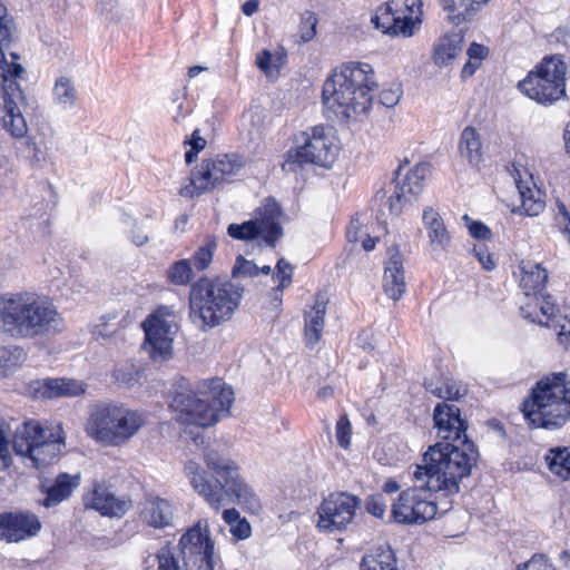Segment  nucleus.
Masks as SVG:
<instances>
[{"instance_id": "obj_23", "label": "nucleus", "mask_w": 570, "mask_h": 570, "mask_svg": "<svg viewBox=\"0 0 570 570\" xmlns=\"http://www.w3.org/2000/svg\"><path fill=\"white\" fill-rule=\"evenodd\" d=\"M174 507L169 500L154 493H146L141 502V520L154 529L173 525Z\"/></svg>"}, {"instance_id": "obj_49", "label": "nucleus", "mask_w": 570, "mask_h": 570, "mask_svg": "<svg viewBox=\"0 0 570 570\" xmlns=\"http://www.w3.org/2000/svg\"><path fill=\"white\" fill-rule=\"evenodd\" d=\"M402 94L403 91L401 85L393 83L380 92V102L387 108H392L399 104Z\"/></svg>"}, {"instance_id": "obj_11", "label": "nucleus", "mask_w": 570, "mask_h": 570, "mask_svg": "<svg viewBox=\"0 0 570 570\" xmlns=\"http://www.w3.org/2000/svg\"><path fill=\"white\" fill-rule=\"evenodd\" d=\"M296 147L285 154L283 169L296 171L305 165L330 168L338 155V147L333 136L324 126H314L295 139Z\"/></svg>"}, {"instance_id": "obj_55", "label": "nucleus", "mask_w": 570, "mask_h": 570, "mask_svg": "<svg viewBox=\"0 0 570 570\" xmlns=\"http://www.w3.org/2000/svg\"><path fill=\"white\" fill-rule=\"evenodd\" d=\"M229 530L233 538L236 540H245L252 535L250 523L245 518L236 522V524H232Z\"/></svg>"}, {"instance_id": "obj_42", "label": "nucleus", "mask_w": 570, "mask_h": 570, "mask_svg": "<svg viewBox=\"0 0 570 570\" xmlns=\"http://www.w3.org/2000/svg\"><path fill=\"white\" fill-rule=\"evenodd\" d=\"M393 4L404 12L405 19L413 22V35L419 29L422 20V1L421 0H393Z\"/></svg>"}, {"instance_id": "obj_22", "label": "nucleus", "mask_w": 570, "mask_h": 570, "mask_svg": "<svg viewBox=\"0 0 570 570\" xmlns=\"http://www.w3.org/2000/svg\"><path fill=\"white\" fill-rule=\"evenodd\" d=\"M375 27L383 33L391 36L412 37L413 22L406 20L404 12H400L393 4V0L377 8L375 16L372 18Z\"/></svg>"}, {"instance_id": "obj_61", "label": "nucleus", "mask_w": 570, "mask_h": 570, "mask_svg": "<svg viewBox=\"0 0 570 570\" xmlns=\"http://www.w3.org/2000/svg\"><path fill=\"white\" fill-rule=\"evenodd\" d=\"M189 144L195 151H200L202 149L205 148L206 140L199 136V130L196 129L191 135Z\"/></svg>"}, {"instance_id": "obj_14", "label": "nucleus", "mask_w": 570, "mask_h": 570, "mask_svg": "<svg viewBox=\"0 0 570 570\" xmlns=\"http://www.w3.org/2000/svg\"><path fill=\"white\" fill-rule=\"evenodd\" d=\"M282 214L278 203L273 198H266L255 210L254 218L243 224H230L227 233L238 240L261 239L265 245L273 247L283 236Z\"/></svg>"}, {"instance_id": "obj_60", "label": "nucleus", "mask_w": 570, "mask_h": 570, "mask_svg": "<svg viewBox=\"0 0 570 570\" xmlns=\"http://www.w3.org/2000/svg\"><path fill=\"white\" fill-rule=\"evenodd\" d=\"M361 224L357 219L352 220L347 227L346 236L350 242H357L360 239Z\"/></svg>"}, {"instance_id": "obj_57", "label": "nucleus", "mask_w": 570, "mask_h": 570, "mask_svg": "<svg viewBox=\"0 0 570 570\" xmlns=\"http://www.w3.org/2000/svg\"><path fill=\"white\" fill-rule=\"evenodd\" d=\"M488 55H489V49L485 46L476 43V42L471 43V46L468 49V56L472 60L481 61V60L485 59L488 57Z\"/></svg>"}, {"instance_id": "obj_28", "label": "nucleus", "mask_w": 570, "mask_h": 570, "mask_svg": "<svg viewBox=\"0 0 570 570\" xmlns=\"http://www.w3.org/2000/svg\"><path fill=\"white\" fill-rule=\"evenodd\" d=\"M383 286L387 296L394 301L400 299L405 292L404 269L400 257L393 256L387 262Z\"/></svg>"}, {"instance_id": "obj_9", "label": "nucleus", "mask_w": 570, "mask_h": 570, "mask_svg": "<svg viewBox=\"0 0 570 570\" xmlns=\"http://www.w3.org/2000/svg\"><path fill=\"white\" fill-rule=\"evenodd\" d=\"M145 424L142 413L118 404H100L90 413L86 423L87 434L108 446L127 443Z\"/></svg>"}, {"instance_id": "obj_30", "label": "nucleus", "mask_w": 570, "mask_h": 570, "mask_svg": "<svg viewBox=\"0 0 570 570\" xmlns=\"http://www.w3.org/2000/svg\"><path fill=\"white\" fill-rule=\"evenodd\" d=\"M326 313V303L320 297L316 298L311 311L305 313V342L309 348H313L321 338L324 327V317Z\"/></svg>"}, {"instance_id": "obj_38", "label": "nucleus", "mask_w": 570, "mask_h": 570, "mask_svg": "<svg viewBox=\"0 0 570 570\" xmlns=\"http://www.w3.org/2000/svg\"><path fill=\"white\" fill-rule=\"evenodd\" d=\"M27 360V353L23 347L17 345L0 347V375L17 370Z\"/></svg>"}, {"instance_id": "obj_32", "label": "nucleus", "mask_w": 570, "mask_h": 570, "mask_svg": "<svg viewBox=\"0 0 570 570\" xmlns=\"http://www.w3.org/2000/svg\"><path fill=\"white\" fill-rule=\"evenodd\" d=\"M515 183L521 198V206L512 209V213H520L530 217L538 216L546 207L541 191L529 187L522 181L515 180Z\"/></svg>"}, {"instance_id": "obj_63", "label": "nucleus", "mask_w": 570, "mask_h": 570, "mask_svg": "<svg viewBox=\"0 0 570 570\" xmlns=\"http://www.w3.org/2000/svg\"><path fill=\"white\" fill-rule=\"evenodd\" d=\"M550 327H552L556 332H570V321L563 317L560 321L556 318L550 322Z\"/></svg>"}, {"instance_id": "obj_24", "label": "nucleus", "mask_w": 570, "mask_h": 570, "mask_svg": "<svg viewBox=\"0 0 570 570\" xmlns=\"http://www.w3.org/2000/svg\"><path fill=\"white\" fill-rule=\"evenodd\" d=\"M80 485V474L60 473L52 483L43 482L41 484L45 499L41 504L46 508L57 507L68 500L72 492Z\"/></svg>"}, {"instance_id": "obj_4", "label": "nucleus", "mask_w": 570, "mask_h": 570, "mask_svg": "<svg viewBox=\"0 0 570 570\" xmlns=\"http://www.w3.org/2000/svg\"><path fill=\"white\" fill-rule=\"evenodd\" d=\"M376 86L371 65L356 61L343 63L332 71L323 85V105L338 119L356 118L370 110Z\"/></svg>"}, {"instance_id": "obj_20", "label": "nucleus", "mask_w": 570, "mask_h": 570, "mask_svg": "<svg viewBox=\"0 0 570 570\" xmlns=\"http://www.w3.org/2000/svg\"><path fill=\"white\" fill-rule=\"evenodd\" d=\"M83 502L86 508L108 517H122L131 508V500L128 497H116L104 484H96L92 491L83 497Z\"/></svg>"}, {"instance_id": "obj_29", "label": "nucleus", "mask_w": 570, "mask_h": 570, "mask_svg": "<svg viewBox=\"0 0 570 570\" xmlns=\"http://www.w3.org/2000/svg\"><path fill=\"white\" fill-rule=\"evenodd\" d=\"M459 153L472 167L483 161L481 137L474 127H465L460 136Z\"/></svg>"}, {"instance_id": "obj_48", "label": "nucleus", "mask_w": 570, "mask_h": 570, "mask_svg": "<svg viewBox=\"0 0 570 570\" xmlns=\"http://www.w3.org/2000/svg\"><path fill=\"white\" fill-rule=\"evenodd\" d=\"M352 426L346 415L338 419L336 423V440L343 449H348L351 444Z\"/></svg>"}, {"instance_id": "obj_52", "label": "nucleus", "mask_w": 570, "mask_h": 570, "mask_svg": "<svg viewBox=\"0 0 570 570\" xmlns=\"http://www.w3.org/2000/svg\"><path fill=\"white\" fill-rule=\"evenodd\" d=\"M463 219L468 222V229L472 237L476 239L487 240L490 239L492 233L490 228L481 222L471 220L468 215L463 216Z\"/></svg>"}, {"instance_id": "obj_18", "label": "nucleus", "mask_w": 570, "mask_h": 570, "mask_svg": "<svg viewBox=\"0 0 570 570\" xmlns=\"http://www.w3.org/2000/svg\"><path fill=\"white\" fill-rule=\"evenodd\" d=\"M430 173V165L416 164L413 168L406 169L400 166L393 180L394 190L389 197L390 212L400 215L407 205L415 203L423 190V181Z\"/></svg>"}, {"instance_id": "obj_53", "label": "nucleus", "mask_w": 570, "mask_h": 570, "mask_svg": "<svg viewBox=\"0 0 570 570\" xmlns=\"http://www.w3.org/2000/svg\"><path fill=\"white\" fill-rule=\"evenodd\" d=\"M10 19L6 6L0 1V48L4 50L10 43L11 32L9 29Z\"/></svg>"}, {"instance_id": "obj_27", "label": "nucleus", "mask_w": 570, "mask_h": 570, "mask_svg": "<svg viewBox=\"0 0 570 570\" xmlns=\"http://www.w3.org/2000/svg\"><path fill=\"white\" fill-rule=\"evenodd\" d=\"M520 269V287L527 296L537 295L542 292L548 282V272L540 264L522 262Z\"/></svg>"}, {"instance_id": "obj_21", "label": "nucleus", "mask_w": 570, "mask_h": 570, "mask_svg": "<svg viewBox=\"0 0 570 570\" xmlns=\"http://www.w3.org/2000/svg\"><path fill=\"white\" fill-rule=\"evenodd\" d=\"M65 448V436L61 425L46 428L41 438L33 448L29 459L36 468L46 466L56 461Z\"/></svg>"}, {"instance_id": "obj_56", "label": "nucleus", "mask_w": 570, "mask_h": 570, "mask_svg": "<svg viewBox=\"0 0 570 570\" xmlns=\"http://www.w3.org/2000/svg\"><path fill=\"white\" fill-rule=\"evenodd\" d=\"M129 238L132 242L134 245L137 247H141L146 245L149 242V237L144 230L136 225V223L132 224V229L129 234Z\"/></svg>"}, {"instance_id": "obj_54", "label": "nucleus", "mask_w": 570, "mask_h": 570, "mask_svg": "<svg viewBox=\"0 0 570 570\" xmlns=\"http://www.w3.org/2000/svg\"><path fill=\"white\" fill-rule=\"evenodd\" d=\"M473 254L485 271L495 268V261L484 244L475 245L473 247Z\"/></svg>"}, {"instance_id": "obj_58", "label": "nucleus", "mask_w": 570, "mask_h": 570, "mask_svg": "<svg viewBox=\"0 0 570 570\" xmlns=\"http://www.w3.org/2000/svg\"><path fill=\"white\" fill-rule=\"evenodd\" d=\"M273 56L268 50H263L256 59L257 67L266 75L271 72Z\"/></svg>"}, {"instance_id": "obj_35", "label": "nucleus", "mask_w": 570, "mask_h": 570, "mask_svg": "<svg viewBox=\"0 0 570 570\" xmlns=\"http://www.w3.org/2000/svg\"><path fill=\"white\" fill-rule=\"evenodd\" d=\"M52 98L55 104L62 109H68L76 105L78 95L71 78L60 76L56 79L52 89Z\"/></svg>"}, {"instance_id": "obj_33", "label": "nucleus", "mask_w": 570, "mask_h": 570, "mask_svg": "<svg viewBox=\"0 0 570 570\" xmlns=\"http://www.w3.org/2000/svg\"><path fill=\"white\" fill-rule=\"evenodd\" d=\"M424 386L428 392L444 401H456L468 393L466 386L453 379L426 380Z\"/></svg>"}, {"instance_id": "obj_15", "label": "nucleus", "mask_w": 570, "mask_h": 570, "mask_svg": "<svg viewBox=\"0 0 570 570\" xmlns=\"http://www.w3.org/2000/svg\"><path fill=\"white\" fill-rule=\"evenodd\" d=\"M144 350L155 361H165L173 355V342L177 333L174 314L168 307H159L142 323Z\"/></svg>"}, {"instance_id": "obj_62", "label": "nucleus", "mask_w": 570, "mask_h": 570, "mask_svg": "<svg viewBox=\"0 0 570 570\" xmlns=\"http://www.w3.org/2000/svg\"><path fill=\"white\" fill-rule=\"evenodd\" d=\"M259 9V1L258 0H247L243 7L242 11L245 16H253L255 12H257Z\"/></svg>"}, {"instance_id": "obj_13", "label": "nucleus", "mask_w": 570, "mask_h": 570, "mask_svg": "<svg viewBox=\"0 0 570 570\" xmlns=\"http://www.w3.org/2000/svg\"><path fill=\"white\" fill-rule=\"evenodd\" d=\"M244 166V158L238 154H225L214 159H205L191 171L189 184L183 186L179 194L183 197H194L209 191L223 183L230 181Z\"/></svg>"}, {"instance_id": "obj_6", "label": "nucleus", "mask_w": 570, "mask_h": 570, "mask_svg": "<svg viewBox=\"0 0 570 570\" xmlns=\"http://www.w3.org/2000/svg\"><path fill=\"white\" fill-rule=\"evenodd\" d=\"M244 287L228 279L202 277L191 284L189 317L206 332L229 321L243 298Z\"/></svg>"}, {"instance_id": "obj_45", "label": "nucleus", "mask_w": 570, "mask_h": 570, "mask_svg": "<svg viewBox=\"0 0 570 570\" xmlns=\"http://www.w3.org/2000/svg\"><path fill=\"white\" fill-rule=\"evenodd\" d=\"M317 17L314 12L305 11L301 16L299 38L303 42L311 41L316 35Z\"/></svg>"}, {"instance_id": "obj_43", "label": "nucleus", "mask_w": 570, "mask_h": 570, "mask_svg": "<svg viewBox=\"0 0 570 570\" xmlns=\"http://www.w3.org/2000/svg\"><path fill=\"white\" fill-rule=\"evenodd\" d=\"M490 0H462L461 6H464V10L459 12L455 16L450 17V21L459 26L464 21H470L473 19L475 13L481 9V7L488 3Z\"/></svg>"}, {"instance_id": "obj_3", "label": "nucleus", "mask_w": 570, "mask_h": 570, "mask_svg": "<svg viewBox=\"0 0 570 570\" xmlns=\"http://www.w3.org/2000/svg\"><path fill=\"white\" fill-rule=\"evenodd\" d=\"M66 328L56 306L35 293L0 295V332L14 340L49 337Z\"/></svg>"}, {"instance_id": "obj_8", "label": "nucleus", "mask_w": 570, "mask_h": 570, "mask_svg": "<svg viewBox=\"0 0 570 570\" xmlns=\"http://www.w3.org/2000/svg\"><path fill=\"white\" fill-rule=\"evenodd\" d=\"M159 570H215L218 557L209 523L199 520L179 539L176 548L163 547L156 553Z\"/></svg>"}, {"instance_id": "obj_7", "label": "nucleus", "mask_w": 570, "mask_h": 570, "mask_svg": "<svg viewBox=\"0 0 570 570\" xmlns=\"http://www.w3.org/2000/svg\"><path fill=\"white\" fill-rule=\"evenodd\" d=\"M563 373L537 382L521 411L531 428L558 429L570 419V382Z\"/></svg>"}, {"instance_id": "obj_16", "label": "nucleus", "mask_w": 570, "mask_h": 570, "mask_svg": "<svg viewBox=\"0 0 570 570\" xmlns=\"http://www.w3.org/2000/svg\"><path fill=\"white\" fill-rule=\"evenodd\" d=\"M434 428L439 438L449 442H439L434 445L448 446L460 452H474L475 463L479 452L474 443L468 438V423L461 416L460 409L454 404L440 402L433 410Z\"/></svg>"}, {"instance_id": "obj_2", "label": "nucleus", "mask_w": 570, "mask_h": 570, "mask_svg": "<svg viewBox=\"0 0 570 570\" xmlns=\"http://www.w3.org/2000/svg\"><path fill=\"white\" fill-rule=\"evenodd\" d=\"M204 460L215 482H212L206 471L196 462L189 461L185 465V473L194 490L216 511L224 504V497H234L237 504L250 513L261 510V501L254 490L239 475L237 464L208 450Z\"/></svg>"}, {"instance_id": "obj_41", "label": "nucleus", "mask_w": 570, "mask_h": 570, "mask_svg": "<svg viewBox=\"0 0 570 570\" xmlns=\"http://www.w3.org/2000/svg\"><path fill=\"white\" fill-rule=\"evenodd\" d=\"M194 272L189 259L175 262L167 271V278L178 286L187 285L193 278Z\"/></svg>"}, {"instance_id": "obj_59", "label": "nucleus", "mask_w": 570, "mask_h": 570, "mask_svg": "<svg viewBox=\"0 0 570 570\" xmlns=\"http://www.w3.org/2000/svg\"><path fill=\"white\" fill-rule=\"evenodd\" d=\"M224 521L232 528V524H236V522L240 521L243 518L236 509H226L223 512Z\"/></svg>"}, {"instance_id": "obj_46", "label": "nucleus", "mask_w": 570, "mask_h": 570, "mask_svg": "<svg viewBox=\"0 0 570 570\" xmlns=\"http://www.w3.org/2000/svg\"><path fill=\"white\" fill-rule=\"evenodd\" d=\"M259 274V267L252 261L238 256L232 269L233 277H254Z\"/></svg>"}, {"instance_id": "obj_25", "label": "nucleus", "mask_w": 570, "mask_h": 570, "mask_svg": "<svg viewBox=\"0 0 570 570\" xmlns=\"http://www.w3.org/2000/svg\"><path fill=\"white\" fill-rule=\"evenodd\" d=\"M423 224L428 230L430 246L434 253L448 250L451 243V236L445 227L441 215L433 208H426L423 212Z\"/></svg>"}, {"instance_id": "obj_34", "label": "nucleus", "mask_w": 570, "mask_h": 570, "mask_svg": "<svg viewBox=\"0 0 570 570\" xmlns=\"http://www.w3.org/2000/svg\"><path fill=\"white\" fill-rule=\"evenodd\" d=\"M463 38L460 33L442 37L434 48L433 60L438 66L449 65L462 50Z\"/></svg>"}, {"instance_id": "obj_50", "label": "nucleus", "mask_w": 570, "mask_h": 570, "mask_svg": "<svg viewBox=\"0 0 570 570\" xmlns=\"http://www.w3.org/2000/svg\"><path fill=\"white\" fill-rule=\"evenodd\" d=\"M365 508L370 514L376 518H383L386 511V502L383 494L377 493L368 497Z\"/></svg>"}, {"instance_id": "obj_39", "label": "nucleus", "mask_w": 570, "mask_h": 570, "mask_svg": "<svg viewBox=\"0 0 570 570\" xmlns=\"http://www.w3.org/2000/svg\"><path fill=\"white\" fill-rule=\"evenodd\" d=\"M554 309L556 306L550 295H541L539 312H529L527 308L521 307V312L525 318L546 326H551L550 322L556 318Z\"/></svg>"}, {"instance_id": "obj_1", "label": "nucleus", "mask_w": 570, "mask_h": 570, "mask_svg": "<svg viewBox=\"0 0 570 570\" xmlns=\"http://www.w3.org/2000/svg\"><path fill=\"white\" fill-rule=\"evenodd\" d=\"M474 452H460L441 445H431L422 456V463L412 471L413 487L402 491L392 505V518L401 524H422L438 513L432 493L443 491L453 495L460 491V482L475 466Z\"/></svg>"}, {"instance_id": "obj_37", "label": "nucleus", "mask_w": 570, "mask_h": 570, "mask_svg": "<svg viewBox=\"0 0 570 570\" xmlns=\"http://www.w3.org/2000/svg\"><path fill=\"white\" fill-rule=\"evenodd\" d=\"M546 460L552 473L563 480H570V450L568 448L550 449Z\"/></svg>"}, {"instance_id": "obj_26", "label": "nucleus", "mask_w": 570, "mask_h": 570, "mask_svg": "<svg viewBox=\"0 0 570 570\" xmlns=\"http://www.w3.org/2000/svg\"><path fill=\"white\" fill-rule=\"evenodd\" d=\"M46 428L37 421L23 422L17 428L13 435V449L17 454L27 456L31 454L35 446H37L39 440L43 438Z\"/></svg>"}, {"instance_id": "obj_64", "label": "nucleus", "mask_w": 570, "mask_h": 570, "mask_svg": "<svg viewBox=\"0 0 570 570\" xmlns=\"http://www.w3.org/2000/svg\"><path fill=\"white\" fill-rule=\"evenodd\" d=\"M370 338H371V334L367 332H362L357 336L360 346L365 351H372L374 348V346L370 342Z\"/></svg>"}, {"instance_id": "obj_51", "label": "nucleus", "mask_w": 570, "mask_h": 570, "mask_svg": "<svg viewBox=\"0 0 570 570\" xmlns=\"http://www.w3.org/2000/svg\"><path fill=\"white\" fill-rule=\"evenodd\" d=\"M517 570H556L543 554H534L529 561L518 566Z\"/></svg>"}, {"instance_id": "obj_12", "label": "nucleus", "mask_w": 570, "mask_h": 570, "mask_svg": "<svg viewBox=\"0 0 570 570\" xmlns=\"http://www.w3.org/2000/svg\"><path fill=\"white\" fill-rule=\"evenodd\" d=\"M567 65L557 57L544 58L518 88L530 99L548 106L566 97Z\"/></svg>"}, {"instance_id": "obj_40", "label": "nucleus", "mask_w": 570, "mask_h": 570, "mask_svg": "<svg viewBox=\"0 0 570 570\" xmlns=\"http://www.w3.org/2000/svg\"><path fill=\"white\" fill-rule=\"evenodd\" d=\"M217 249V240L213 236H207L204 244L197 248L193 255V262L198 271H205L209 267L215 250Z\"/></svg>"}, {"instance_id": "obj_31", "label": "nucleus", "mask_w": 570, "mask_h": 570, "mask_svg": "<svg viewBox=\"0 0 570 570\" xmlns=\"http://www.w3.org/2000/svg\"><path fill=\"white\" fill-rule=\"evenodd\" d=\"M86 392V384L73 379H46L42 383V395L52 397L78 396Z\"/></svg>"}, {"instance_id": "obj_5", "label": "nucleus", "mask_w": 570, "mask_h": 570, "mask_svg": "<svg viewBox=\"0 0 570 570\" xmlns=\"http://www.w3.org/2000/svg\"><path fill=\"white\" fill-rule=\"evenodd\" d=\"M234 392L219 377L198 382L195 389L183 380L170 402L176 420L186 425L207 428L228 416Z\"/></svg>"}, {"instance_id": "obj_36", "label": "nucleus", "mask_w": 570, "mask_h": 570, "mask_svg": "<svg viewBox=\"0 0 570 570\" xmlns=\"http://www.w3.org/2000/svg\"><path fill=\"white\" fill-rule=\"evenodd\" d=\"M362 570H399L393 550L390 547L379 548L374 553L363 558Z\"/></svg>"}, {"instance_id": "obj_19", "label": "nucleus", "mask_w": 570, "mask_h": 570, "mask_svg": "<svg viewBox=\"0 0 570 570\" xmlns=\"http://www.w3.org/2000/svg\"><path fill=\"white\" fill-rule=\"evenodd\" d=\"M39 518L31 512H4L0 514V539L19 542L38 534Z\"/></svg>"}, {"instance_id": "obj_10", "label": "nucleus", "mask_w": 570, "mask_h": 570, "mask_svg": "<svg viewBox=\"0 0 570 570\" xmlns=\"http://www.w3.org/2000/svg\"><path fill=\"white\" fill-rule=\"evenodd\" d=\"M12 61L9 62L6 52L0 48V77L2 79V105L0 106V124L14 139L24 138L28 134V124L21 112L20 106L26 104V96L17 81L24 72L23 67L17 62L19 56L10 52Z\"/></svg>"}, {"instance_id": "obj_44", "label": "nucleus", "mask_w": 570, "mask_h": 570, "mask_svg": "<svg viewBox=\"0 0 570 570\" xmlns=\"http://www.w3.org/2000/svg\"><path fill=\"white\" fill-rule=\"evenodd\" d=\"M116 382L124 387H131L138 383L140 372L131 364L120 365L114 370Z\"/></svg>"}, {"instance_id": "obj_17", "label": "nucleus", "mask_w": 570, "mask_h": 570, "mask_svg": "<svg viewBox=\"0 0 570 570\" xmlns=\"http://www.w3.org/2000/svg\"><path fill=\"white\" fill-rule=\"evenodd\" d=\"M361 499L348 492H333L317 509V528L326 533L343 532L354 523Z\"/></svg>"}, {"instance_id": "obj_47", "label": "nucleus", "mask_w": 570, "mask_h": 570, "mask_svg": "<svg viewBox=\"0 0 570 570\" xmlns=\"http://www.w3.org/2000/svg\"><path fill=\"white\" fill-rule=\"evenodd\" d=\"M274 278L279 281L277 289H284L292 283L293 266L285 258H281L276 265V273L273 275Z\"/></svg>"}]
</instances>
